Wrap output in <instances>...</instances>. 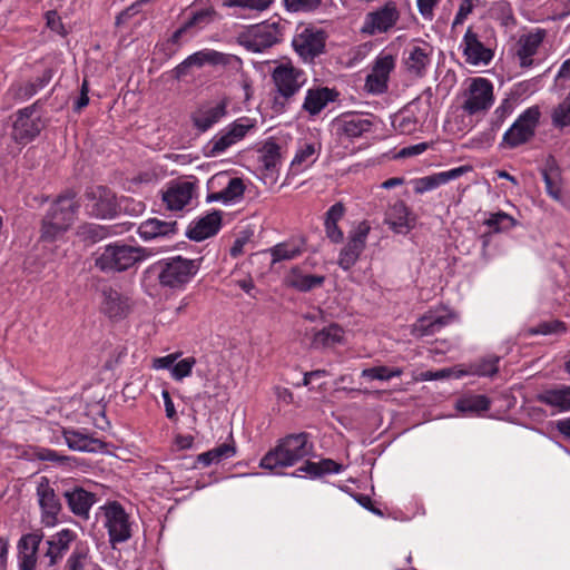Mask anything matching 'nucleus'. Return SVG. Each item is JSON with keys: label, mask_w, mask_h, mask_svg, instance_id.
I'll return each instance as SVG.
<instances>
[{"label": "nucleus", "mask_w": 570, "mask_h": 570, "mask_svg": "<svg viewBox=\"0 0 570 570\" xmlns=\"http://www.w3.org/2000/svg\"><path fill=\"white\" fill-rule=\"evenodd\" d=\"M77 210L78 204L73 195L58 197L41 220L40 240L52 243L60 239L73 224Z\"/></svg>", "instance_id": "nucleus-1"}, {"label": "nucleus", "mask_w": 570, "mask_h": 570, "mask_svg": "<svg viewBox=\"0 0 570 570\" xmlns=\"http://www.w3.org/2000/svg\"><path fill=\"white\" fill-rule=\"evenodd\" d=\"M311 451L312 444H308L307 433L291 434L282 439L262 458L259 466L268 470L292 466L307 456Z\"/></svg>", "instance_id": "nucleus-2"}, {"label": "nucleus", "mask_w": 570, "mask_h": 570, "mask_svg": "<svg viewBox=\"0 0 570 570\" xmlns=\"http://www.w3.org/2000/svg\"><path fill=\"white\" fill-rule=\"evenodd\" d=\"M147 256V249L144 247L116 242L96 253L95 266L102 273H120L134 267Z\"/></svg>", "instance_id": "nucleus-3"}, {"label": "nucleus", "mask_w": 570, "mask_h": 570, "mask_svg": "<svg viewBox=\"0 0 570 570\" xmlns=\"http://www.w3.org/2000/svg\"><path fill=\"white\" fill-rule=\"evenodd\" d=\"M271 77L275 87L274 107L277 110H283L307 81L305 72L291 62L276 66Z\"/></svg>", "instance_id": "nucleus-4"}, {"label": "nucleus", "mask_w": 570, "mask_h": 570, "mask_svg": "<svg viewBox=\"0 0 570 570\" xmlns=\"http://www.w3.org/2000/svg\"><path fill=\"white\" fill-rule=\"evenodd\" d=\"M155 266L158 271L159 284L169 288H180L187 284L199 269L198 261L184 258L181 256L161 259Z\"/></svg>", "instance_id": "nucleus-5"}, {"label": "nucleus", "mask_w": 570, "mask_h": 570, "mask_svg": "<svg viewBox=\"0 0 570 570\" xmlns=\"http://www.w3.org/2000/svg\"><path fill=\"white\" fill-rule=\"evenodd\" d=\"M282 29L278 21L254 24L237 36V42L248 51L261 53L282 41Z\"/></svg>", "instance_id": "nucleus-6"}, {"label": "nucleus", "mask_w": 570, "mask_h": 570, "mask_svg": "<svg viewBox=\"0 0 570 570\" xmlns=\"http://www.w3.org/2000/svg\"><path fill=\"white\" fill-rule=\"evenodd\" d=\"M400 18L397 4L394 1H386L365 14L360 32L368 37L387 33L394 29Z\"/></svg>", "instance_id": "nucleus-7"}, {"label": "nucleus", "mask_w": 570, "mask_h": 570, "mask_svg": "<svg viewBox=\"0 0 570 570\" xmlns=\"http://www.w3.org/2000/svg\"><path fill=\"white\" fill-rule=\"evenodd\" d=\"M252 128L253 124L247 118L234 121L204 146V155L206 157H217L224 154L228 148L240 141Z\"/></svg>", "instance_id": "nucleus-8"}, {"label": "nucleus", "mask_w": 570, "mask_h": 570, "mask_svg": "<svg viewBox=\"0 0 570 570\" xmlns=\"http://www.w3.org/2000/svg\"><path fill=\"white\" fill-rule=\"evenodd\" d=\"M539 119L540 110L537 106L524 110L503 135V144L514 148L529 141L534 136Z\"/></svg>", "instance_id": "nucleus-9"}, {"label": "nucleus", "mask_w": 570, "mask_h": 570, "mask_svg": "<svg viewBox=\"0 0 570 570\" xmlns=\"http://www.w3.org/2000/svg\"><path fill=\"white\" fill-rule=\"evenodd\" d=\"M100 510L105 517V527L108 530L109 541L112 546L127 541L131 537L128 514L120 503L114 501L102 507Z\"/></svg>", "instance_id": "nucleus-10"}, {"label": "nucleus", "mask_w": 570, "mask_h": 570, "mask_svg": "<svg viewBox=\"0 0 570 570\" xmlns=\"http://www.w3.org/2000/svg\"><path fill=\"white\" fill-rule=\"evenodd\" d=\"M235 60V56L219 52L213 49H204L188 56L171 70V76L180 80L190 73L191 68H202L205 65L227 66Z\"/></svg>", "instance_id": "nucleus-11"}, {"label": "nucleus", "mask_w": 570, "mask_h": 570, "mask_svg": "<svg viewBox=\"0 0 570 570\" xmlns=\"http://www.w3.org/2000/svg\"><path fill=\"white\" fill-rule=\"evenodd\" d=\"M493 85L485 78H474L465 92L462 109L469 115L485 112L493 104Z\"/></svg>", "instance_id": "nucleus-12"}, {"label": "nucleus", "mask_w": 570, "mask_h": 570, "mask_svg": "<svg viewBox=\"0 0 570 570\" xmlns=\"http://www.w3.org/2000/svg\"><path fill=\"white\" fill-rule=\"evenodd\" d=\"M43 122L36 112V105L18 111L13 122L12 137L19 144H28L42 130Z\"/></svg>", "instance_id": "nucleus-13"}, {"label": "nucleus", "mask_w": 570, "mask_h": 570, "mask_svg": "<svg viewBox=\"0 0 570 570\" xmlns=\"http://www.w3.org/2000/svg\"><path fill=\"white\" fill-rule=\"evenodd\" d=\"M371 226L367 222H361L348 235L346 245L342 248L338 265L348 271L358 259L365 248Z\"/></svg>", "instance_id": "nucleus-14"}, {"label": "nucleus", "mask_w": 570, "mask_h": 570, "mask_svg": "<svg viewBox=\"0 0 570 570\" xmlns=\"http://www.w3.org/2000/svg\"><path fill=\"white\" fill-rule=\"evenodd\" d=\"M87 213L96 218H109L116 214L115 194L107 187L95 186L86 191Z\"/></svg>", "instance_id": "nucleus-15"}, {"label": "nucleus", "mask_w": 570, "mask_h": 570, "mask_svg": "<svg viewBox=\"0 0 570 570\" xmlns=\"http://www.w3.org/2000/svg\"><path fill=\"white\" fill-rule=\"evenodd\" d=\"M326 36L322 30L305 28L293 39V47L304 61H313L325 48Z\"/></svg>", "instance_id": "nucleus-16"}, {"label": "nucleus", "mask_w": 570, "mask_h": 570, "mask_svg": "<svg viewBox=\"0 0 570 570\" xmlns=\"http://www.w3.org/2000/svg\"><path fill=\"white\" fill-rule=\"evenodd\" d=\"M37 497L41 509L42 523L47 527H53L58 521L61 503L46 476H42L37 485Z\"/></svg>", "instance_id": "nucleus-17"}, {"label": "nucleus", "mask_w": 570, "mask_h": 570, "mask_svg": "<svg viewBox=\"0 0 570 570\" xmlns=\"http://www.w3.org/2000/svg\"><path fill=\"white\" fill-rule=\"evenodd\" d=\"M196 194L195 183L187 180H174L163 191V202L169 210H181Z\"/></svg>", "instance_id": "nucleus-18"}, {"label": "nucleus", "mask_w": 570, "mask_h": 570, "mask_svg": "<svg viewBox=\"0 0 570 570\" xmlns=\"http://www.w3.org/2000/svg\"><path fill=\"white\" fill-rule=\"evenodd\" d=\"M395 67V59L392 55H380L367 75L365 88L371 94H383L387 89V81L391 71Z\"/></svg>", "instance_id": "nucleus-19"}, {"label": "nucleus", "mask_w": 570, "mask_h": 570, "mask_svg": "<svg viewBox=\"0 0 570 570\" xmlns=\"http://www.w3.org/2000/svg\"><path fill=\"white\" fill-rule=\"evenodd\" d=\"M461 48L465 61L470 65L487 66L493 58V51L480 40L479 35L471 27L464 33Z\"/></svg>", "instance_id": "nucleus-20"}, {"label": "nucleus", "mask_w": 570, "mask_h": 570, "mask_svg": "<svg viewBox=\"0 0 570 570\" xmlns=\"http://www.w3.org/2000/svg\"><path fill=\"white\" fill-rule=\"evenodd\" d=\"M546 35L547 32L544 29H535L532 32L520 36L514 47V52L520 67L528 68L532 66V57L538 52Z\"/></svg>", "instance_id": "nucleus-21"}, {"label": "nucleus", "mask_w": 570, "mask_h": 570, "mask_svg": "<svg viewBox=\"0 0 570 570\" xmlns=\"http://www.w3.org/2000/svg\"><path fill=\"white\" fill-rule=\"evenodd\" d=\"M227 114V101L220 100L215 104H208L199 107L191 115V121L194 127L205 132L223 119Z\"/></svg>", "instance_id": "nucleus-22"}, {"label": "nucleus", "mask_w": 570, "mask_h": 570, "mask_svg": "<svg viewBox=\"0 0 570 570\" xmlns=\"http://www.w3.org/2000/svg\"><path fill=\"white\" fill-rule=\"evenodd\" d=\"M43 539L41 531L22 535L18 542V560L20 570H35L37 566V552Z\"/></svg>", "instance_id": "nucleus-23"}, {"label": "nucleus", "mask_w": 570, "mask_h": 570, "mask_svg": "<svg viewBox=\"0 0 570 570\" xmlns=\"http://www.w3.org/2000/svg\"><path fill=\"white\" fill-rule=\"evenodd\" d=\"M384 222L397 234H406L414 227V217L402 200H396L387 208Z\"/></svg>", "instance_id": "nucleus-24"}, {"label": "nucleus", "mask_w": 570, "mask_h": 570, "mask_svg": "<svg viewBox=\"0 0 570 570\" xmlns=\"http://www.w3.org/2000/svg\"><path fill=\"white\" fill-rule=\"evenodd\" d=\"M470 170V166H460L446 171L417 178L414 180V191L416 194H423L425 191L432 190L441 185L449 183L450 180L458 179Z\"/></svg>", "instance_id": "nucleus-25"}, {"label": "nucleus", "mask_w": 570, "mask_h": 570, "mask_svg": "<svg viewBox=\"0 0 570 570\" xmlns=\"http://www.w3.org/2000/svg\"><path fill=\"white\" fill-rule=\"evenodd\" d=\"M338 94L334 89L327 87L309 88L306 91L302 108L309 116L318 115L328 102L335 101Z\"/></svg>", "instance_id": "nucleus-26"}, {"label": "nucleus", "mask_w": 570, "mask_h": 570, "mask_svg": "<svg viewBox=\"0 0 570 570\" xmlns=\"http://www.w3.org/2000/svg\"><path fill=\"white\" fill-rule=\"evenodd\" d=\"M177 232L176 220H161L158 218H149L142 222L138 227V234L144 240L169 238L176 235Z\"/></svg>", "instance_id": "nucleus-27"}, {"label": "nucleus", "mask_w": 570, "mask_h": 570, "mask_svg": "<svg viewBox=\"0 0 570 570\" xmlns=\"http://www.w3.org/2000/svg\"><path fill=\"white\" fill-rule=\"evenodd\" d=\"M67 504L71 512L78 517L88 519L91 507L96 503L95 493L86 491L82 488L75 487L65 492Z\"/></svg>", "instance_id": "nucleus-28"}, {"label": "nucleus", "mask_w": 570, "mask_h": 570, "mask_svg": "<svg viewBox=\"0 0 570 570\" xmlns=\"http://www.w3.org/2000/svg\"><path fill=\"white\" fill-rule=\"evenodd\" d=\"M450 314L438 315L432 312L421 316L411 327V334L415 337L432 336L450 324Z\"/></svg>", "instance_id": "nucleus-29"}, {"label": "nucleus", "mask_w": 570, "mask_h": 570, "mask_svg": "<svg viewBox=\"0 0 570 570\" xmlns=\"http://www.w3.org/2000/svg\"><path fill=\"white\" fill-rule=\"evenodd\" d=\"M63 439L70 450L80 452H98L106 446L105 442L92 438L81 431L73 429H65L62 431Z\"/></svg>", "instance_id": "nucleus-30"}, {"label": "nucleus", "mask_w": 570, "mask_h": 570, "mask_svg": "<svg viewBox=\"0 0 570 570\" xmlns=\"http://www.w3.org/2000/svg\"><path fill=\"white\" fill-rule=\"evenodd\" d=\"M371 118L360 115L345 116L335 121V128L338 135L347 138H358L372 129Z\"/></svg>", "instance_id": "nucleus-31"}, {"label": "nucleus", "mask_w": 570, "mask_h": 570, "mask_svg": "<svg viewBox=\"0 0 570 570\" xmlns=\"http://www.w3.org/2000/svg\"><path fill=\"white\" fill-rule=\"evenodd\" d=\"M222 223L218 212L210 213L195 223L187 232V236L194 240H203L215 235Z\"/></svg>", "instance_id": "nucleus-32"}, {"label": "nucleus", "mask_w": 570, "mask_h": 570, "mask_svg": "<svg viewBox=\"0 0 570 570\" xmlns=\"http://www.w3.org/2000/svg\"><path fill=\"white\" fill-rule=\"evenodd\" d=\"M345 215V207L342 203H336L328 208L325 214L324 227L327 238L334 243L338 244L344 238L343 230L338 227V222Z\"/></svg>", "instance_id": "nucleus-33"}, {"label": "nucleus", "mask_w": 570, "mask_h": 570, "mask_svg": "<svg viewBox=\"0 0 570 570\" xmlns=\"http://www.w3.org/2000/svg\"><path fill=\"white\" fill-rule=\"evenodd\" d=\"M73 538L75 534L71 530L63 529L47 541L48 549L45 556L49 558V566L56 564L62 558Z\"/></svg>", "instance_id": "nucleus-34"}, {"label": "nucleus", "mask_w": 570, "mask_h": 570, "mask_svg": "<svg viewBox=\"0 0 570 570\" xmlns=\"http://www.w3.org/2000/svg\"><path fill=\"white\" fill-rule=\"evenodd\" d=\"M537 400L561 412H568L570 411V385L546 390L538 394Z\"/></svg>", "instance_id": "nucleus-35"}, {"label": "nucleus", "mask_w": 570, "mask_h": 570, "mask_svg": "<svg viewBox=\"0 0 570 570\" xmlns=\"http://www.w3.org/2000/svg\"><path fill=\"white\" fill-rule=\"evenodd\" d=\"M541 173L548 195L554 200L560 202L562 199L561 176L556 160L553 158L547 159Z\"/></svg>", "instance_id": "nucleus-36"}, {"label": "nucleus", "mask_w": 570, "mask_h": 570, "mask_svg": "<svg viewBox=\"0 0 570 570\" xmlns=\"http://www.w3.org/2000/svg\"><path fill=\"white\" fill-rule=\"evenodd\" d=\"M344 331L337 324H331L314 333L311 345L314 348L332 347L343 342Z\"/></svg>", "instance_id": "nucleus-37"}, {"label": "nucleus", "mask_w": 570, "mask_h": 570, "mask_svg": "<svg viewBox=\"0 0 570 570\" xmlns=\"http://www.w3.org/2000/svg\"><path fill=\"white\" fill-rule=\"evenodd\" d=\"M491 401L481 394L465 395L455 403V409L466 415H479L490 409Z\"/></svg>", "instance_id": "nucleus-38"}, {"label": "nucleus", "mask_w": 570, "mask_h": 570, "mask_svg": "<svg viewBox=\"0 0 570 570\" xmlns=\"http://www.w3.org/2000/svg\"><path fill=\"white\" fill-rule=\"evenodd\" d=\"M430 53L431 50H428V48L413 47L405 59L407 71L416 77H422L430 65Z\"/></svg>", "instance_id": "nucleus-39"}, {"label": "nucleus", "mask_w": 570, "mask_h": 570, "mask_svg": "<svg viewBox=\"0 0 570 570\" xmlns=\"http://www.w3.org/2000/svg\"><path fill=\"white\" fill-rule=\"evenodd\" d=\"M304 250V240H293L275 245L269 249V253L272 255V263L275 264L281 261L294 259L301 256Z\"/></svg>", "instance_id": "nucleus-40"}, {"label": "nucleus", "mask_w": 570, "mask_h": 570, "mask_svg": "<svg viewBox=\"0 0 570 570\" xmlns=\"http://www.w3.org/2000/svg\"><path fill=\"white\" fill-rule=\"evenodd\" d=\"M343 465L332 459H323L320 462L306 461L304 465L297 469L296 472H304L313 478H318L324 474L340 473Z\"/></svg>", "instance_id": "nucleus-41"}, {"label": "nucleus", "mask_w": 570, "mask_h": 570, "mask_svg": "<svg viewBox=\"0 0 570 570\" xmlns=\"http://www.w3.org/2000/svg\"><path fill=\"white\" fill-rule=\"evenodd\" d=\"M245 191V185L242 178L234 177L232 178L227 186L223 188L218 193H214L209 196L210 200L216 202H223L225 204L227 203H234L239 200L244 196Z\"/></svg>", "instance_id": "nucleus-42"}, {"label": "nucleus", "mask_w": 570, "mask_h": 570, "mask_svg": "<svg viewBox=\"0 0 570 570\" xmlns=\"http://www.w3.org/2000/svg\"><path fill=\"white\" fill-rule=\"evenodd\" d=\"M102 311L110 318H118L125 315L126 304L117 291L111 288L104 291Z\"/></svg>", "instance_id": "nucleus-43"}, {"label": "nucleus", "mask_w": 570, "mask_h": 570, "mask_svg": "<svg viewBox=\"0 0 570 570\" xmlns=\"http://www.w3.org/2000/svg\"><path fill=\"white\" fill-rule=\"evenodd\" d=\"M324 276L305 275L296 271L287 277V284L301 292H307L315 287H320L324 283Z\"/></svg>", "instance_id": "nucleus-44"}, {"label": "nucleus", "mask_w": 570, "mask_h": 570, "mask_svg": "<svg viewBox=\"0 0 570 570\" xmlns=\"http://www.w3.org/2000/svg\"><path fill=\"white\" fill-rule=\"evenodd\" d=\"M234 454L235 448L230 444L223 443L215 449L200 453L197 456V462L204 466H208L212 463H219L224 459L232 458Z\"/></svg>", "instance_id": "nucleus-45"}, {"label": "nucleus", "mask_w": 570, "mask_h": 570, "mask_svg": "<svg viewBox=\"0 0 570 570\" xmlns=\"http://www.w3.org/2000/svg\"><path fill=\"white\" fill-rule=\"evenodd\" d=\"M259 153L263 167L268 171L275 170L281 163V147L274 141H266Z\"/></svg>", "instance_id": "nucleus-46"}, {"label": "nucleus", "mask_w": 570, "mask_h": 570, "mask_svg": "<svg viewBox=\"0 0 570 570\" xmlns=\"http://www.w3.org/2000/svg\"><path fill=\"white\" fill-rule=\"evenodd\" d=\"M484 224L494 233L508 232L517 225V220L504 212L492 213Z\"/></svg>", "instance_id": "nucleus-47"}, {"label": "nucleus", "mask_w": 570, "mask_h": 570, "mask_svg": "<svg viewBox=\"0 0 570 570\" xmlns=\"http://www.w3.org/2000/svg\"><path fill=\"white\" fill-rule=\"evenodd\" d=\"M273 2L274 0H224L223 7L262 12L267 10Z\"/></svg>", "instance_id": "nucleus-48"}, {"label": "nucleus", "mask_w": 570, "mask_h": 570, "mask_svg": "<svg viewBox=\"0 0 570 570\" xmlns=\"http://www.w3.org/2000/svg\"><path fill=\"white\" fill-rule=\"evenodd\" d=\"M108 229L98 224H83L78 227L77 235L85 242L97 243L108 236Z\"/></svg>", "instance_id": "nucleus-49"}, {"label": "nucleus", "mask_w": 570, "mask_h": 570, "mask_svg": "<svg viewBox=\"0 0 570 570\" xmlns=\"http://www.w3.org/2000/svg\"><path fill=\"white\" fill-rule=\"evenodd\" d=\"M321 146H316L314 142H306L299 147L294 159L292 160V167L301 165H311L315 161L317 154L320 153Z\"/></svg>", "instance_id": "nucleus-50"}, {"label": "nucleus", "mask_w": 570, "mask_h": 570, "mask_svg": "<svg viewBox=\"0 0 570 570\" xmlns=\"http://www.w3.org/2000/svg\"><path fill=\"white\" fill-rule=\"evenodd\" d=\"M402 373L403 371L400 367L375 366L363 370L361 376L370 380L389 381L392 377L402 375Z\"/></svg>", "instance_id": "nucleus-51"}, {"label": "nucleus", "mask_w": 570, "mask_h": 570, "mask_svg": "<svg viewBox=\"0 0 570 570\" xmlns=\"http://www.w3.org/2000/svg\"><path fill=\"white\" fill-rule=\"evenodd\" d=\"M37 456L39 460L49 461L57 463L59 465H67L70 468H72L77 463V459L75 456L60 455L55 450L50 449L39 450Z\"/></svg>", "instance_id": "nucleus-52"}, {"label": "nucleus", "mask_w": 570, "mask_h": 570, "mask_svg": "<svg viewBox=\"0 0 570 570\" xmlns=\"http://www.w3.org/2000/svg\"><path fill=\"white\" fill-rule=\"evenodd\" d=\"M552 118L557 126L564 127L570 125V94L554 109Z\"/></svg>", "instance_id": "nucleus-53"}, {"label": "nucleus", "mask_w": 570, "mask_h": 570, "mask_svg": "<svg viewBox=\"0 0 570 570\" xmlns=\"http://www.w3.org/2000/svg\"><path fill=\"white\" fill-rule=\"evenodd\" d=\"M196 364V360L194 357H186L178 363H174L171 368V376L176 381H180L191 374V370Z\"/></svg>", "instance_id": "nucleus-54"}, {"label": "nucleus", "mask_w": 570, "mask_h": 570, "mask_svg": "<svg viewBox=\"0 0 570 570\" xmlns=\"http://www.w3.org/2000/svg\"><path fill=\"white\" fill-rule=\"evenodd\" d=\"M287 10L293 12H309L321 6V0H284Z\"/></svg>", "instance_id": "nucleus-55"}, {"label": "nucleus", "mask_w": 570, "mask_h": 570, "mask_svg": "<svg viewBox=\"0 0 570 570\" xmlns=\"http://www.w3.org/2000/svg\"><path fill=\"white\" fill-rule=\"evenodd\" d=\"M216 12L213 8H207L200 11H197L193 14V17L186 21L187 27H202L208 24L214 20Z\"/></svg>", "instance_id": "nucleus-56"}, {"label": "nucleus", "mask_w": 570, "mask_h": 570, "mask_svg": "<svg viewBox=\"0 0 570 570\" xmlns=\"http://www.w3.org/2000/svg\"><path fill=\"white\" fill-rule=\"evenodd\" d=\"M510 112L511 104L505 99L493 112L492 129L498 130Z\"/></svg>", "instance_id": "nucleus-57"}, {"label": "nucleus", "mask_w": 570, "mask_h": 570, "mask_svg": "<svg viewBox=\"0 0 570 570\" xmlns=\"http://www.w3.org/2000/svg\"><path fill=\"white\" fill-rule=\"evenodd\" d=\"M498 362H499V357L490 356L479 363L475 372L479 375L491 376L498 372V365H497Z\"/></svg>", "instance_id": "nucleus-58"}, {"label": "nucleus", "mask_w": 570, "mask_h": 570, "mask_svg": "<svg viewBox=\"0 0 570 570\" xmlns=\"http://www.w3.org/2000/svg\"><path fill=\"white\" fill-rule=\"evenodd\" d=\"M473 0H463L459 7V10L454 17L452 22V29H455L456 26L462 24L466 17L472 12L473 9Z\"/></svg>", "instance_id": "nucleus-59"}, {"label": "nucleus", "mask_w": 570, "mask_h": 570, "mask_svg": "<svg viewBox=\"0 0 570 570\" xmlns=\"http://www.w3.org/2000/svg\"><path fill=\"white\" fill-rule=\"evenodd\" d=\"M85 556L80 552H72L66 562V570H83Z\"/></svg>", "instance_id": "nucleus-60"}, {"label": "nucleus", "mask_w": 570, "mask_h": 570, "mask_svg": "<svg viewBox=\"0 0 570 570\" xmlns=\"http://www.w3.org/2000/svg\"><path fill=\"white\" fill-rule=\"evenodd\" d=\"M47 26L55 32L62 35L65 32L60 17L56 11H48L46 14Z\"/></svg>", "instance_id": "nucleus-61"}, {"label": "nucleus", "mask_w": 570, "mask_h": 570, "mask_svg": "<svg viewBox=\"0 0 570 570\" xmlns=\"http://www.w3.org/2000/svg\"><path fill=\"white\" fill-rule=\"evenodd\" d=\"M429 148L428 142H420L413 146L404 147L399 151V157H411L424 153Z\"/></svg>", "instance_id": "nucleus-62"}, {"label": "nucleus", "mask_w": 570, "mask_h": 570, "mask_svg": "<svg viewBox=\"0 0 570 570\" xmlns=\"http://www.w3.org/2000/svg\"><path fill=\"white\" fill-rule=\"evenodd\" d=\"M161 396H163L164 404H165L166 416L169 420H176L177 419V413H176V409H175V405H174V402H173V400L170 397L169 392L167 390H164L161 392Z\"/></svg>", "instance_id": "nucleus-63"}, {"label": "nucleus", "mask_w": 570, "mask_h": 570, "mask_svg": "<svg viewBox=\"0 0 570 570\" xmlns=\"http://www.w3.org/2000/svg\"><path fill=\"white\" fill-rule=\"evenodd\" d=\"M436 2L438 0H416L419 12L425 18H431Z\"/></svg>", "instance_id": "nucleus-64"}]
</instances>
